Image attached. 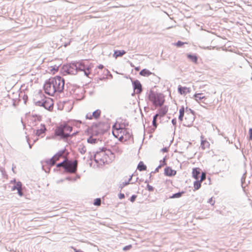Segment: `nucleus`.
<instances>
[{
	"mask_svg": "<svg viewBox=\"0 0 252 252\" xmlns=\"http://www.w3.org/2000/svg\"><path fill=\"white\" fill-rule=\"evenodd\" d=\"M133 176V174H132L130 176L129 178H128V180L126 181V182H129V184H134L137 181V180L138 179V178H137L135 181L134 182H131V181H132V176Z\"/></svg>",
	"mask_w": 252,
	"mask_h": 252,
	"instance_id": "nucleus-50",
	"label": "nucleus"
},
{
	"mask_svg": "<svg viewBox=\"0 0 252 252\" xmlns=\"http://www.w3.org/2000/svg\"><path fill=\"white\" fill-rule=\"evenodd\" d=\"M185 107L183 105L179 109V115L178 117V120L181 123L183 121V118L185 115Z\"/></svg>",
	"mask_w": 252,
	"mask_h": 252,
	"instance_id": "nucleus-21",
	"label": "nucleus"
},
{
	"mask_svg": "<svg viewBox=\"0 0 252 252\" xmlns=\"http://www.w3.org/2000/svg\"><path fill=\"white\" fill-rule=\"evenodd\" d=\"M103 154L104 155L106 154V151H104L103 148H100L99 151H96L94 155H91V153L89 152V159L90 160H94L96 163H98L99 161H102L103 163H104V159L103 158H97L98 155L100 154Z\"/></svg>",
	"mask_w": 252,
	"mask_h": 252,
	"instance_id": "nucleus-9",
	"label": "nucleus"
},
{
	"mask_svg": "<svg viewBox=\"0 0 252 252\" xmlns=\"http://www.w3.org/2000/svg\"><path fill=\"white\" fill-rule=\"evenodd\" d=\"M139 74L141 76H145V77L149 76L150 75H152V74L155 75L154 73L151 72L149 70H148L146 68L142 69L140 71Z\"/></svg>",
	"mask_w": 252,
	"mask_h": 252,
	"instance_id": "nucleus-23",
	"label": "nucleus"
},
{
	"mask_svg": "<svg viewBox=\"0 0 252 252\" xmlns=\"http://www.w3.org/2000/svg\"><path fill=\"white\" fill-rule=\"evenodd\" d=\"M93 118V117L92 116V114L91 113H88L86 115V119L91 120V119H92Z\"/></svg>",
	"mask_w": 252,
	"mask_h": 252,
	"instance_id": "nucleus-58",
	"label": "nucleus"
},
{
	"mask_svg": "<svg viewBox=\"0 0 252 252\" xmlns=\"http://www.w3.org/2000/svg\"><path fill=\"white\" fill-rule=\"evenodd\" d=\"M185 193L186 191L184 190L179 191L178 192L173 193L171 196H169V198H179L181 197Z\"/></svg>",
	"mask_w": 252,
	"mask_h": 252,
	"instance_id": "nucleus-24",
	"label": "nucleus"
},
{
	"mask_svg": "<svg viewBox=\"0 0 252 252\" xmlns=\"http://www.w3.org/2000/svg\"><path fill=\"white\" fill-rule=\"evenodd\" d=\"M33 102H34V103L35 104V105L38 106H40V107H42V105H43V103H42L43 99H41V100H37V101H36L35 99H33Z\"/></svg>",
	"mask_w": 252,
	"mask_h": 252,
	"instance_id": "nucleus-40",
	"label": "nucleus"
},
{
	"mask_svg": "<svg viewBox=\"0 0 252 252\" xmlns=\"http://www.w3.org/2000/svg\"><path fill=\"white\" fill-rule=\"evenodd\" d=\"M112 148L113 149V150L115 152L117 153H119L120 152V149L118 146L116 145H113L112 146Z\"/></svg>",
	"mask_w": 252,
	"mask_h": 252,
	"instance_id": "nucleus-51",
	"label": "nucleus"
},
{
	"mask_svg": "<svg viewBox=\"0 0 252 252\" xmlns=\"http://www.w3.org/2000/svg\"><path fill=\"white\" fill-rule=\"evenodd\" d=\"M201 181H199V179L196 180L193 182V191L198 190L201 187Z\"/></svg>",
	"mask_w": 252,
	"mask_h": 252,
	"instance_id": "nucleus-26",
	"label": "nucleus"
},
{
	"mask_svg": "<svg viewBox=\"0 0 252 252\" xmlns=\"http://www.w3.org/2000/svg\"><path fill=\"white\" fill-rule=\"evenodd\" d=\"M208 203H210L211 205H213L215 202V200H213V198L211 197L210 198L208 201Z\"/></svg>",
	"mask_w": 252,
	"mask_h": 252,
	"instance_id": "nucleus-59",
	"label": "nucleus"
},
{
	"mask_svg": "<svg viewBox=\"0 0 252 252\" xmlns=\"http://www.w3.org/2000/svg\"><path fill=\"white\" fill-rule=\"evenodd\" d=\"M195 118V115L192 114H186L185 116V123L184 126L187 127H190L193 125Z\"/></svg>",
	"mask_w": 252,
	"mask_h": 252,
	"instance_id": "nucleus-12",
	"label": "nucleus"
},
{
	"mask_svg": "<svg viewBox=\"0 0 252 252\" xmlns=\"http://www.w3.org/2000/svg\"><path fill=\"white\" fill-rule=\"evenodd\" d=\"M187 58L193 63H196L198 62V55L196 54H192L191 53L187 54Z\"/></svg>",
	"mask_w": 252,
	"mask_h": 252,
	"instance_id": "nucleus-18",
	"label": "nucleus"
},
{
	"mask_svg": "<svg viewBox=\"0 0 252 252\" xmlns=\"http://www.w3.org/2000/svg\"><path fill=\"white\" fill-rule=\"evenodd\" d=\"M40 126V129L34 130V133L37 137L41 136V137H43L46 131V126L43 124H41Z\"/></svg>",
	"mask_w": 252,
	"mask_h": 252,
	"instance_id": "nucleus-15",
	"label": "nucleus"
},
{
	"mask_svg": "<svg viewBox=\"0 0 252 252\" xmlns=\"http://www.w3.org/2000/svg\"><path fill=\"white\" fill-rule=\"evenodd\" d=\"M94 136H92V135H90V136H89L87 138V142L89 143L94 144L97 142L98 139L95 138L93 137Z\"/></svg>",
	"mask_w": 252,
	"mask_h": 252,
	"instance_id": "nucleus-31",
	"label": "nucleus"
},
{
	"mask_svg": "<svg viewBox=\"0 0 252 252\" xmlns=\"http://www.w3.org/2000/svg\"><path fill=\"white\" fill-rule=\"evenodd\" d=\"M146 189L150 192H153L154 191L155 189L152 186H151L149 184H147Z\"/></svg>",
	"mask_w": 252,
	"mask_h": 252,
	"instance_id": "nucleus-45",
	"label": "nucleus"
},
{
	"mask_svg": "<svg viewBox=\"0 0 252 252\" xmlns=\"http://www.w3.org/2000/svg\"><path fill=\"white\" fill-rule=\"evenodd\" d=\"M65 180L71 182H75L76 181V178H74L71 176H67L65 178Z\"/></svg>",
	"mask_w": 252,
	"mask_h": 252,
	"instance_id": "nucleus-46",
	"label": "nucleus"
},
{
	"mask_svg": "<svg viewBox=\"0 0 252 252\" xmlns=\"http://www.w3.org/2000/svg\"><path fill=\"white\" fill-rule=\"evenodd\" d=\"M101 110L99 109H97L93 112L92 114V116L93 117V118L97 120L99 118L101 115Z\"/></svg>",
	"mask_w": 252,
	"mask_h": 252,
	"instance_id": "nucleus-28",
	"label": "nucleus"
},
{
	"mask_svg": "<svg viewBox=\"0 0 252 252\" xmlns=\"http://www.w3.org/2000/svg\"><path fill=\"white\" fill-rule=\"evenodd\" d=\"M130 79L134 92L137 94H141L143 91V87L140 82L137 79H133L131 78Z\"/></svg>",
	"mask_w": 252,
	"mask_h": 252,
	"instance_id": "nucleus-10",
	"label": "nucleus"
},
{
	"mask_svg": "<svg viewBox=\"0 0 252 252\" xmlns=\"http://www.w3.org/2000/svg\"><path fill=\"white\" fill-rule=\"evenodd\" d=\"M75 61L71 62L69 63L64 64L62 67L61 71L65 72L66 74L75 75L77 74V71L76 70V66H75Z\"/></svg>",
	"mask_w": 252,
	"mask_h": 252,
	"instance_id": "nucleus-7",
	"label": "nucleus"
},
{
	"mask_svg": "<svg viewBox=\"0 0 252 252\" xmlns=\"http://www.w3.org/2000/svg\"><path fill=\"white\" fill-rule=\"evenodd\" d=\"M126 52L124 50H114V52L113 54V57L115 58H117L118 57H122L124 55L126 54Z\"/></svg>",
	"mask_w": 252,
	"mask_h": 252,
	"instance_id": "nucleus-22",
	"label": "nucleus"
},
{
	"mask_svg": "<svg viewBox=\"0 0 252 252\" xmlns=\"http://www.w3.org/2000/svg\"><path fill=\"white\" fill-rule=\"evenodd\" d=\"M131 248H132V246L131 245H129L126 246L124 247L123 249L124 251H127V250H130Z\"/></svg>",
	"mask_w": 252,
	"mask_h": 252,
	"instance_id": "nucleus-57",
	"label": "nucleus"
},
{
	"mask_svg": "<svg viewBox=\"0 0 252 252\" xmlns=\"http://www.w3.org/2000/svg\"><path fill=\"white\" fill-rule=\"evenodd\" d=\"M78 150L81 154H84L86 152V148L85 146H84L83 144L79 145Z\"/></svg>",
	"mask_w": 252,
	"mask_h": 252,
	"instance_id": "nucleus-33",
	"label": "nucleus"
},
{
	"mask_svg": "<svg viewBox=\"0 0 252 252\" xmlns=\"http://www.w3.org/2000/svg\"><path fill=\"white\" fill-rule=\"evenodd\" d=\"M16 182H17L16 181L15 179H14L13 180H12L10 181L11 184L14 183V184H16Z\"/></svg>",
	"mask_w": 252,
	"mask_h": 252,
	"instance_id": "nucleus-64",
	"label": "nucleus"
},
{
	"mask_svg": "<svg viewBox=\"0 0 252 252\" xmlns=\"http://www.w3.org/2000/svg\"><path fill=\"white\" fill-rule=\"evenodd\" d=\"M171 123L172 124V125L175 126V128H176V124H177V119L176 118H174L171 121Z\"/></svg>",
	"mask_w": 252,
	"mask_h": 252,
	"instance_id": "nucleus-56",
	"label": "nucleus"
},
{
	"mask_svg": "<svg viewBox=\"0 0 252 252\" xmlns=\"http://www.w3.org/2000/svg\"><path fill=\"white\" fill-rule=\"evenodd\" d=\"M128 126V122H124V123H121V124L119 125L120 126H122L123 128H126V127Z\"/></svg>",
	"mask_w": 252,
	"mask_h": 252,
	"instance_id": "nucleus-48",
	"label": "nucleus"
},
{
	"mask_svg": "<svg viewBox=\"0 0 252 252\" xmlns=\"http://www.w3.org/2000/svg\"><path fill=\"white\" fill-rule=\"evenodd\" d=\"M146 97L156 106H161L165 102L164 96L160 93H157L151 90L147 93Z\"/></svg>",
	"mask_w": 252,
	"mask_h": 252,
	"instance_id": "nucleus-4",
	"label": "nucleus"
},
{
	"mask_svg": "<svg viewBox=\"0 0 252 252\" xmlns=\"http://www.w3.org/2000/svg\"><path fill=\"white\" fill-rule=\"evenodd\" d=\"M117 130L118 132L122 133L124 135L125 141H128L132 139V142H134L133 135L131 132H130L129 128H123L122 126H120Z\"/></svg>",
	"mask_w": 252,
	"mask_h": 252,
	"instance_id": "nucleus-11",
	"label": "nucleus"
},
{
	"mask_svg": "<svg viewBox=\"0 0 252 252\" xmlns=\"http://www.w3.org/2000/svg\"><path fill=\"white\" fill-rule=\"evenodd\" d=\"M88 62L87 60L75 61V65L76 66L77 72L78 71H83L84 75L89 77V75L91 74V70L93 66L91 63L88 64Z\"/></svg>",
	"mask_w": 252,
	"mask_h": 252,
	"instance_id": "nucleus-5",
	"label": "nucleus"
},
{
	"mask_svg": "<svg viewBox=\"0 0 252 252\" xmlns=\"http://www.w3.org/2000/svg\"><path fill=\"white\" fill-rule=\"evenodd\" d=\"M137 169L140 171H145L147 170V166L143 161H140L138 164Z\"/></svg>",
	"mask_w": 252,
	"mask_h": 252,
	"instance_id": "nucleus-25",
	"label": "nucleus"
},
{
	"mask_svg": "<svg viewBox=\"0 0 252 252\" xmlns=\"http://www.w3.org/2000/svg\"><path fill=\"white\" fill-rule=\"evenodd\" d=\"M119 140L120 141H122L123 140H125V136L123 134H122L120 137V138H119Z\"/></svg>",
	"mask_w": 252,
	"mask_h": 252,
	"instance_id": "nucleus-62",
	"label": "nucleus"
},
{
	"mask_svg": "<svg viewBox=\"0 0 252 252\" xmlns=\"http://www.w3.org/2000/svg\"><path fill=\"white\" fill-rule=\"evenodd\" d=\"M210 144L206 140H202L201 142V147L203 150L209 148Z\"/></svg>",
	"mask_w": 252,
	"mask_h": 252,
	"instance_id": "nucleus-30",
	"label": "nucleus"
},
{
	"mask_svg": "<svg viewBox=\"0 0 252 252\" xmlns=\"http://www.w3.org/2000/svg\"><path fill=\"white\" fill-rule=\"evenodd\" d=\"M81 124V121L74 119L63 121L56 126L54 131L55 136L58 137L59 140L68 142V137L71 135L70 133L72 131V126L78 127Z\"/></svg>",
	"mask_w": 252,
	"mask_h": 252,
	"instance_id": "nucleus-1",
	"label": "nucleus"
},
{
	"mask_svg": "<svg viewBox=\"0 0 252 252\" xmlns=\"http://www.w3.org/2000/svg\"><path fill=\"white\" fill-rule=\"evenodd\" d=\"M201 170L198 167L193 168L192 171V177L195 180L199 179L201 173Z\"/></svg>",
	"mask_w": 252,
	"mask_h": 252,
	"instance_id": "nucleus-17",
	"label": "nucleus"
},
{
	"mask_svg": "<svg viewBox=\"0 0 252 252\" xmlns=\"http://www.w3.org/2000/svg\"><path fill=\"white\" fill-rule=\"evenodd\" d=\"M134 69L136 71H138L140 69V66L134 67Z\"/></svg>",
	"mask_w": 252,
	"mask_h": 252,
	"instance_id": "nucleus-63",
	"label": "nucleus"
},
{
	"mask_svg": "<svg viewBox=\"0 0 252 252\" xmlns=\"http://www.w3.org/2000/svg\"><path fill=\"white\" fill-rule=\"evenodd\" d=\"M137 197V195L136 194H133L131 195V196L129 198V200L131 202H134L136 198Z\"/></svg>",
	"mask_w": 252,
	"mask_h": 252,
	"instance_id": "nucleus-47",
	"label": "nucleus"
},
{
	"mask_svg": "<svg viewBox=\"0 0 252 252\" xmlns=\"http://www.w3.org/2000/svg\"><path fill=\"white\" fill-rule=\"evenodd\" d=\"M177 174V171L173 169L170 166H166L164 169V175L165 176L172 177Z\"/></svg>",
	"mask_w": 252,
	"mask_h": 252,
	"instance_id": "nucleus-14",
	"label": "nucleus"
},
{
	"mask_svg": "<svg viewBox=\"0 0 252 252\" xmlns=\"http://www.w3.org/2000/svg\"><path fill=\"white\" fill-rule=\"evenodd\" d=\"M186 43H187L184 42L181 40H178L177 42L174 43V45L177 47H182Z\"/></svg>",
	"mask_w": 252,
	"mask_h": 252,
	"instance_id": "nucleus-41",
	"label": "nucleus"
},
{
	"mask_svg": "<svg viewBox=\"0 0 252 252\" xmlns=\"http://www.w3.org/2000/svg\"><path fill=\"white\" fill-rule=\"evenodd\" d=\"M194 98L197 101H202L203 103L206 104L204 101H202L203 99H206L207 98L205 96L203 95L202 93H196L193 95Z\"/></svg>",
	"mask_w": 252,
	"mask_h": 252,
	"instance_id": "nucleus-20",
	"label": "nucleus"
},
{
	"mask_svg": "<svg viewBox=\"0 0 252 252\" xmlns=\"http://www.w3.org/2000/svg\"><path fill=\"white\" fill-rule=\"evenodd\" d=\"M19 96L22 97V99L24 100V102L26 104L28 100V95L26 94L24 92H20Z\"/></svg>",
	"mask_w": 252,
	"mask_h": 252,
	"instance_id": "nucleus-34",
	"label": "nucleus"
},
{
	"mask_svg": "<svg viewBox=\"0 0 252 252\" xmlns=\"http://www.w3.org/2000/svg\"><path fill=\"white\" fill-rule=\"evenodd\" d=\"M168 158L167 157V156H165L162 159L160 160L159 161V162H160V165H162V166H165L167 165V159Z\"/></svg>",
	"mask_w": 252,
	"mask_h": 252,
	"instance_id": "nucleus-35",
	"label": "nucleus"
},
{
	"mask_svg": "<svg viewBox=\"0 0 252 252\" xmlns=\"http://www.w3.org/2000/svg\"><path fill=\"white\" fill-rule=\"evenodd\" d=\"M77 89H75L74 88V86H73L71 90H70V89L69 90V91L71 94H75L76 93V92L77 91Z\"/></svg>",
	"mask_w": 252,
	"mask_h": 252,
	"instance_id": "nucleus-52",
	"label": "nucleus"
},
{
	"mask_svg": "<svg viewBox=\"0 0 252 252\" xmlns=\"http://www.w3.org/2000/svg\"><path fill=\"white\" fill-rule=\"evenodd\" d=\"M65 151V148L62 150H60L58 152H57L52 158H51L46 159L45 161V163L46 165L48 166L49 167V171H47L45 170L46 172H49L51 169V167L53 166L56 163V161L59 159V158L62 157L63 155V154Z\"/></svg>",
	"mask_w": 252,
	"mask_h": 252,
	"instance_id": "nucleus-6",
	"label": "nucleus"
},
{
	"mask_svg": "<svg viewBox=\"0 0 252 252\" xmlns=\"http://www.w3.org/2000/svg\"><path fill=\"white\" fill-rule=\"evenodd\" d=\"M191 91L190 88L187 87H183L181 85H179L178 87V92L181 95H185L187 94H189Z\"/></svg>",
	"mask_w": 252,
	"mask_h": 252,
	"instance_id": "nucleus-16",
	"label": "nucleus"
},
{
	"mask_svg": "<svg viewBox=\"0 0 252 252\" xmlns=\"http://www.w3.org/2000/svg\"><path fill=\"white\" fill-rule=\"evenodd\" d=\"M128 185H129V182H126V181L120 184V185H119V189H120V191H121L122 189L125 187H126V186H127Z\"/></svg>",
	"mask_w": 252,
	"mask_h": 252,
	"instance_id": "nucleus-36",
	"label": "nucleus"
},
{
	"mask_svg": "<svg viewBox=\"0 0 252 252\" xmlns=\"http://www.w3.org/2000/svg\"><path fill=\"white\" fill-rule=\"evenodd\" d=\"M200 180L199 181H201V182H202L203 181H204L206 179V174L205 172H201L200 177H199Z\"/></svg>",
	"mask_w": 252,
	"mask_h": 252,
	"instance_id": "nucleus-44",
	"label": "nucleus"
},
{
	"mask_svg": "<svg viewBox=\"0 0 252 252\" xmlns=\"http://www.w3.org/2000/svg\"><path fill=\"white\" fill-rule=\"evenodd\" d=\"M248 139L249 141H252V128H250L249 130Z\"/></svg>",
	"mask_w": 252,
	"mask_h": 252,
	"instance_id": "nucleus-49",
	"label": "nucleus"
},
{
	"mask_svg": "<svg viewBox=\"0 0 252 252\" xmlns=\"http://www.w3.org/2000/svg\"><path fill=\"white\" fill-rule=\"evenodd\" d=\"M185 108V112L186 114H194L195 115V112L191 109V108H189L188 107H186Z\"/></svg>",
	"mask_w": 252,
	"mask_h": 252,
	"instance_id": "nucleus-37",
	"label": "nucleus"
},
{
	"mask_svg": "<svg viewBox=\"0 0 252 252\" xmlns=\"http://www.w3.org/2000/svg\"><path fill=\"white\" fill-rule=\"evenodd\" d=\"M66 162V160L64 159L62 162H60L56 164L57 168L62 167L64 169V165H65V163Z\"/></svg>",
	"mask_w": 252,
	"mask_h": 252,
	"instance_id": "nucleus-42",
	"label": "nucleus"
},
{
	"mask_svg": "<svg viewBox=\"0 0 252 252\" xmlns=\"http://www.w3.org/2000/svg\"><path fill=\"white\" fill-rule=\"evenodd\" d=\"M65 171L75 173L77 171V161L76 160L67 161L64 165Z\"/></svg>",
	"mask_w": 252,
	"mask_h": 252,
	"instance_id": "nucleus-8",
	"label": "nucleus"
},
{
	"mask_svg": "<svg viewBox=\"0 0 252 252\" xmlns=\"http://www.w3.org/2000/svg\"><path fill=\"white\" fill-rule=\"evenodd\" d=\"M51 69H50V71L52 72L53 74H54L55 72H57L59 70L60 66L54 65L51 66Z\"/></svg>",
	"mask_w": 252,
	"mask_h": 252,
	"instance_id": "nucleus-38",
	"label": "nucleus"
},
{
	"mask_svg": "<svg viewBox=\"0 0 252 252\" xmlns=\"http://www.w3.org/2000/svg\"><path fill=\"white\" fill-rule=\"evenodd\" d=\"M158 114H156L153 116V118L152 125L154 127V130H155L157 128L158 125V124L157 123V118H158Z\"/></svg>",
	"mask_w": 252,
	"mask_h": 252,
	"instance_id": "nucleus-29",
	"label": "nucleus"
},
{
	"mask_svg": "<svg viewBox=\"0 0 252 252\" xmlns=\"http://www.w3.org/2000/svg\"><path fill=\"white\" fill-rule=\"evenodd\" d=\"M168 112V107L166 105L161 106L158 110V114L161 117H164Z\"/></svg>",
	"mask_w": 252,
	"mask_h": 252,
	"instance_id": "nucleus-19",
	"label": "nucleus"
},
{
	"mask_svg": "<svg viewBox=\"0 0 252 252\" xmlns=\"http://www.w3.org/2000/svg\"><path fill=\"white\" fill-rule=\"evenodd\" d=\"M64 80L61 76L57 75L47 80L44 84L45 93L49 95L53 96L55 94H61L64 90Z\"/></svg>",
	"mask_w": 252,
	"mask_h": 252,
	"instance_id": "nucleus-2",
	"label": "nucleus"
},
{
	"mask_svg": "<svg viewBox=\"0 0 252 252\" xmlns=\"http://www.w3.org/2000/svg\"><path fill=\"white\" fill-rule=\"evenodd\" d=\"M161 167H162V165H159L155 169V171L154 172H158L159 171V169H160Z\"/></svg>",
	"mask_w": 252,
	"mask_h": 252,
	"instance_id": "nucleus-60",
	"label": "nucleus"
},
{
	"mask_svg": "<svg viewBox=\"0 0 252 252\" xmlns=\"http://www.w3.org/2000/svg\"><path fill=\"white\" fill-rule=\"evenodd\" d=\"M23 184L21 182L18 181L11 188V190L12 191L15 190H18L19 189H21L22 187Z\"/></svg>",
	"mask_w": 252,
	"mask_h": 252,
	"instance_id": "nucleus-27",
	"label": "nucleus"
},
{
	"mask_svg": "<svg viewBox=\"0 0 252 252\" xmlns=\"http://www.w3.org/2000/svg\"><path fill=\"white\" fill-rule=\"evenodd\" d=\"M17 193L21 197L23 196L24 195V193L21 190V189H19L17 190Z\"/></svg>",
	"mask_w": 252,
	"mask_h": 252,
	"instance_id": "nucleus-53",
	"label": "nucleus"
},
{
	"mask_svg": "<svg viewBox=\"0 0 252 252\" xmlns=\"http://www.w3.org/2000/svg\"><path fill=\"white\" fill-rule=\"evenodd\" d=\"M118 197L120 199H123L125 198V195L124 193L120 192L118 194Z\"/></svg>",
	"mask_w": 252,
	"mask_h": 252,
	"instance_id": "nucleus-54",
	"label": "nucleus"
},
{
	"mask_svg": "<svg viewBox=\"0 0 252 252\" xmlns=\"http://www.w3.org/2000/svg\"><path fill=\"white\" fill-rule=\"evenodd\" d=\"M168 150H169L168 147H163V148H162V149L160 150V151H161V152H162V153H166V152H168Z\"/></svg>",
	"mask_w": 252,
	"mask_h": 252,
	"instance_id": "nucleus-55",
	"label": "nucleus"
},
{
	"mask_svg": "<svg viewBox=\"0 0 252 252\" xmlns=\"http://www.w3.org/2000/svg\"><path fill=\"white\" fill-rule=\"evenodd\" d=\"M103 148H104V151H106V154L103 155L104 156H107L108 157H109V155H110L111 156H112L113 157V158H115V154L111 150L107 149L104 147H103Z\"/></svg>",
	"mask_w": 252,
	"mask_h": 252,
	"instance_id": "nucleus-32",
	"label": "nucleus"
},
{
	"mask_svg": "<svg viewBox=\"0 0 252 252\" xmlns=\"http://www.w3.org/2000/svg\"><path fill=\"white\" fill-rule=\"evenodd\" d=\"M32 117H33V118H32V121L33 122H36V121L40 122L41 120V117L39 115H32Z\"/></svg>",
	"mask_w": 252,
	"mask_h": 252,
	"instance_id": "nucleus-39",
	"label": "nucleus"
},
{
	"mask_svg": "<svg viewBox=\"0 0 252 252\" xmlns=\"http://www.w3.org/2000/svg\"><path fill=\"white\" fill-rule=\"evenodd\" d=\"M109 127L107 124L103 123H93V124L87 128V132L88 134L92 136H98L106 133Z\"/></svg>",
	"mask_w": 252,
	"mask_h": 252,
	"instance_id": "nucleus-3",
	"label": "nucleus"
},
{
	"mask_svg": "<svg viewBox=\"0 0 252 252\" xmlns=\"http://www.w3.org/2000/svg\"><path fill=\"white\" fill-rule=\"evenodd\" d=\"M42 107L47 110H51L53 108V103L52 99L49 97H45L43 99Z\"/></svg>",
	"mask_w": 252,
	"mask_h": 252,
	"instance_id": "nucleus-13",
	"label": "nucleus"
},
{
	"mask_svg": "<svg viewBox=\"0 0 252 252\" xmlns=\"http://www.w3.org/2000/svg\"><path fill=\"white\" fill-rule=\"evenodd\" d=\"M101 203V199L100 198H97L94 200V205L95 206H99Z\"/></svg>",
	"mask_w": 252,
	"mask_h": 252,
	"instance_id": "nucleus-43",
	"label": "nucleus"
},
{
	"mask_svg": "<svg viewBox=\"0 0 252 252\" xmlns=\"http://www.w3.org/2000/svg\"><path fill=\"white\" fill-rule=\"evenodd\" d=\"M97 67L98 69H103V68H104V65H102V64H99V65H98L97 66Z\"/></svg>",
	"mask_w": 252,
	"mask_h": 252,
	"instance_id": "nucleus-61",
	"label": "nucleus"
}]
</instances>
